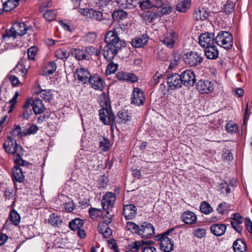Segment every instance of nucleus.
I'll list each match as a JSON object with an SVG mask.
<instances>
[{"label": "nucleus", "mask_w": 252, "mask_h": 252, "mask_svg": "<svg viewBox=\"0 0 252 252\" xmlns=\"http://www.w3.org/2000/svg\"><path fill=\"white\" fill-rule=\"evenodd\" d=\"M207 28L206 29V57L208 59L215 60L219 56V51L217 46L215 45V39L213 32L208 28L213 29V26L211 23L208 22L206 23ZM214 31V30L213 29Z\"/></svg>", "instance_id": "1"}, {"label": "nucleus", "mask_w": 252, "mask_h": 252, "mask_svg": "<svg viewBox=\"0 0 252 252\" xmlns=\"http://www.w3.org/2000/svg\"><path fill=\"white\" fill-rule=\"evenodd\" d=\"M3 147L6 153L14 155V160L16 164L20 165L24 164L25 161L21 158L23 154L22 148L16 143L15 140H13L11 137H8L5 141Z\"/></svg>", "instance_id": "2"}, {"label": "nucleus", "mask_w": 252, "mask_h": 252, "mask_svg": "<svg viewBox=\"0 0 252 252\" xmlns=\"http://www.w3.org/2000/svg\"><path fill=\"white\" fill-rule=\"evenodd\" d=\"M121 30H122V27L118 26L117 28L106 33L105 36V42L107 45L120 49L123 47L125 46V42L121 40L118 35V33L120 32Z\"/></svg>", "instance_id": "3"}, {"label": "nucleus", "mask_w": 252, "mask_h": 252, "mask_svg": "<svg viewBox=\"0 0 252 252\" xmlns=\"http://www.w3.org/2000/svg\"><path fill=\"white\" fill-rule=\"evenodd\" d=\"M215 43L225 49H230L233 46V37L229 32L220 31L215 39Z\"/></svg>", "instance_id": "4"}, {"label": "nucleus", "mask_w": 252, "mask_h": 252, "mask_svg": "<svg viewBox=\"0 0 252 252\" xmlns=\"http://www.w3.org/2000/svg\"><path fill=\"white\" fill-rule=\"evenodd\" d=\"M91 74L88 69L84 67L77 68L74 72V77L77 82L81 85L88 83Z\"/></svg>", "instance_id": "5"}, {"label": "nucleus", "mask_w": 252, "mask_h": 252, "mask_svg": "<svg viewBox=\"0 0 252 252\" xmlns=\"http://www.w3.org/2000/svg\"><path fill=\"white\" fill-rule=\"evenodd\" d=\"M32 106V110L35 115L40 114L44 112V106L40 98H27L25 102V107Z\"/></svg>", "instance_id": "6"}, {"label": "nucleus", "mask_w": 252, "mask_h": 252, "mask_svg": "<svg viewBox=\"0 0 252 252\" xmlns=\"http://www.w3.org/2000/svg\"><path fill=\"white\" fill-rule=\"evenodd\" d=\"M100 121L105 125H114V115L111 107L102 108L99 110Z\"/></svg>", "instance_id": "7"}, {"label": "nucleus", "mask_w": 252, "mask_h": 252, "mask_svg": "<svg viewBox=\"0 0 252 252\" xmlns=\"http://www.w3.org/2000/svg\"><path fill=\"white\" fill-rule=\"evenodd\" d=\"M166 80L168 87L171 90L179 89L182 86L181 76L176 73L169 74Z\"/></svg>", "instance_id": "8"}, {"label": "nucleus", "mask_w": 252, "mask_h": 252, "mask_svg": "<svg viewBox=\"0 0 252 252\" xmlns=\"http://www.w3.org/2000/svg\"><path fill=\"white\" fill-rule=\"evenodd\" d=\"M178 38L177 33L171 30L164 34L161 37V41L167 47L172 48Z\"/></svg>", "instance_id": "9"}, {"label": "nucleus", "mask_w": 252, "mask_h": 252, "mask_svg": "<svg viewBox=\"0 0 252 252\" xmlns=\"http://www.w3.org/2000/svg\"><path fill=\"white\" fill-rule=\"evenodd\" d=\"M182 84L186 87L193 86L196 81L194 72L189 69L184 71L180 75Z\"/></svg>", "instance_id": "10"}, {"label": "nucleus", "mask_w": 252, "mask_h": 252, "mask_svg": "<svg viewBox=\"0 0 252 252\" xmlns=\"http://www.w3.org/2000/svg\"><path fill=\"white\" fill-rule=\"evenodd\" d=\"M115 194L111 192H107L101 200V205L103 210H107L106 213L109 214V210L112 208L115 202Z\"/></svg>", "instance_id": "11"}, {"label": "nucleus", "mask_w": 252, "mask_h": 252, "mask_svg": "<svg viewBox=\"0 0 252 252\" xmlns=\"http://www.w3.org/2000/svg\"><path fill=\"white\" fill-rule=\"evenodd\" d=\"M184 61L186 64L190 66H194L199 64L203 60V58L195 52H190L185 55Z\"/></svg>", "instance_id": "12"}, {"label": "nucleus", "mask_w": 252, "mask_h": 252, "mask_svg": "<svg viewBox=\"0 0 252 252\" xmlns=\"http://www.w3.org/2000/svg\"><path fill=\"white\" fill-rule=\"evenodd\" d=\"M88 83L91 87L96 91H102L105 87L104 81L98 74L91 75L88 82Z\"/></svg>", "instance_id": "13"}, {"label": "nucleus", "mask_w": 252, "mask_h": 252, "mask_svg": "<svg viewBox=\"0 0 252 252\" xmlns=\"http://www.w3.org/2000/svg\"><path fill=\"white\" fill-rule=\"evenodd\" d=\"M145 100V97L143 91L138 88H134L131 96V103L136 106H140L143 104Z\"/></svg>", "instance_id": "14"}, {"label": "nucleus", "mask_w": 252, "mask_h": 252, "mask_svg": "<svg viewBox=\"0 0 252 252\" xmlns=\"http://www.w3.org/2000/svg\"><path fill=\"white\" fill-rule=\"evenodd\" d=\"M131 114L127 110L122 109L118 112L116 117L114 116V124H125L130 120Z\"/></svg>", "instance_id": "15"}, {"label": "nucleus", "mask_w": 252, "mask_h": 252, "mask_svg": "<svg viewBox=\"0 0 252 252\" xmlns=\"http://www.w3.org/2000/svg\"><path fill=\"white\" fill-rule=\"evenodd\" d=\"M155 233L153 225L150 223L144 222L140 226L139 235L142 238H149L151 237Z\"/></svg>", "instance_id": "16"}, {"label": "nucleus", "mask_w": 252, "mask_h": 252, "mask_svg": "<svg viewBox=\"0 0 252 252\" xmlns=\"http://www.w3.org/2000/svg\"><path fill=\"white\" fill-rule=\"evenodd\" d=\"M123 214L126 220H132L137 215V208L132 204L124 205L123 208Z\"/></svg>", "instance_id": "17"}, {"label": "nucleus", "mask_w": 252, "mask_h": 252, "mask_svg": "<svg viewBox=\"0 0 252 252\" xmlns=\"http://www.w3.org/2000/svg\"><path fill=\"white\" fill-rule=\"evenodd\" d=\"M120 50L107 44L103 49V55L106 60L112 61Z\"/></svg>", "instance_id": "18"}, {"label": "nucleus", "mask_w": 252, "mask_h": 252, "mask_svg": "<svg viewBox=\"0 0 252 252\" xmlns=\"http://www.w3.org/2000/svg\"><path fill=\"white\" fill-rule=\"evenodd\" d=\"M168 236L163 237L160 243V248L164 252H171L174 249L173 241Z\"/></svg>", "instance_id": "19"}, {"label": "nucleus", "mask_w": 252, "mask_h": 252, "mask_svg": "<svg viewBox=\"0 0 252 252\" xmlns=\"http://www.w3.org/2000/svg\"><path fill=\"white\" fill-rule=\"evenodd\" d=\"M12 169L13 180L16 182L21 183L24 181V175L23 173V168L24 164L23 165L16 164Z\"/></svg>", "instance_id": "20"}, {"label": "nucleus", "mask_w": 252, "mask_h": 252, "mask_svg": "<svg viewBox=\"0 0 252 252\" xmlns=\"http://www.w3.org/2000/svg\"><path fill=\"white\" fill-rule=\"evenodd\" d=\"M117 78L119 80L125 81L131 83L137 82L138 77L133 73L119 72L117 74Z\"/></svg>", "instance_id": "21"}, {"label": "nucleus", "mask_w": 252, "mask_h": 252, "mask_svg": "<svg viewBox=\"0 0 252 252\" xmlns=\"http://www.w3.org/2000/svg\"><path fill=\"white\" fill-rule=\"evenodd\" d=\"M149 40V37L147 34H142L138 37L132 39L131 42V45L135 48H140L146 44Z\"/></svg>", "instance_id": "22"}, {"label": "nucleus", "mask_w": 252, "mask_h": 252, "mask_svg": "<svg viewBox=\"0 0 252 252\" xmlns=\"http://www.w3.org/2000/svg\"><path fill=\"white\" fill-rule=\"evenodd\" d=\"M15 34L17 36H22L27 33L28 27L24 22H16L12 26Z\"/></svg>", "instance_id": "23"}, {"label": "nucleus", "mask_w": 252, "mask_h": 252, "mask_svg": "<svg viewBox=\"0 0 252 252\" xmlns=\"http://www.w3.org/2000/svg\"><path fill=\"white\" fill-rule=\"evenodd\" d=\"M226 229V225L224 224L215 223L210 227L211 232L217 236L223 235Z\"/></svg>", "instance_id": "24"}, {"label": "nucleus", "mask_w": 252, "mask_h": 252, "mask_svg": "<svg viewBox=\"0 0 252 252\" xmlns=\"http://www.w3.org/2000/svg\"><path fill=\"white\" fill-rule=\"evenodd\" d=\"M182 220L185 223L191 224L194 223L197 220V216L192 212L187 211L181 216Z\"/></svg>", "instance_id": "25"}, {"label": "nucleus", "mask_w": 252, "mask_h": 252, "mask_svg": "<svg viewBox=\"0 0 252 252\" xmlns=\"http://www.w3.org/2000/svg\"><path fill=\"white\" fill-rule=\"evenodd\" d=\"M17 36V35L15 34V32L11 27L10 29L5 31L4 33L2 34V41L6 43L12 44V41L15 40Z\"/></svg>", "instance_id": "26"}, {"label": "nucleus", "mask_w": 252, "mask_h": 252, "mask_svg": "<svg viewBox=\"0 0 252 252\" xmlns=\"http://www.w3.org/2000/svg\"><path fill=\"white\" fill-rule=\"evenodd\" d=\"M72 55L77 60H89L85 48H74L72 50Z\"/></svg>", "instance_id": "27"}, {"label": "nucleus", "mask_w": 252, "mask_h": 252, "mask_svg": "<svg viewBox=\"0 0 252 252\" xmlns=\"http://www.w3.org/2000/svg\"><path fill=\"white\" fill-rule=\"evenodd\" d=\"M119 6L122 8L132 9L138 4L139 0H118Z\"/></svg>", "instance_id": "28"}, {"label": "nucleus", "mask_w": 252, "mask_h": 252, "mask_svg": "<svg viewBox=\"0 0 252 252\" xmlns=\"http://www.w3.org/2000/svg\"><path fill=\"white\" fill-rule=\"evenodd\" d=\"M106 223L100 222L98 225V229L104 237L108 238L112 235V231Z\"/></svg>", "instance_id": "29"}, {"label": "nucleus", "mask_w": 252, "mask_h": 252, "mask_svg": "<svg viewBox=\"0 0 252 252\" xmlns=\"http://www.w3.org/2000/svg\"><path fill=\"white\" fill-rule=\"evenodd\" d=\"M190 0H179L176 9L180 12H185L190 8Z\"/></svg>", "instance_id": "30"}, {"label": "nucleus", "mask_w": 252, "mask_h": 252, "mask_svg": "<svg viewBox=\"0 0 252 252\" xmlns=\"http://www.w3.org/2000/svg\"><path fill=\"white\" fill-rule=\"evenodd\" d=\"M141 16L146 22L152 23L158 18V14L153 11H148L142 13Z\"/></svg>", "instance_id": "31"}, {"label": "nucleus", "mask_w": 252, "mask_h": 252, "mask_svg": "<svg viewBox=\"0 0 252 252\" xmlns=\"http://www.w3.org/2000/svg\"><path fill=\"white\" fill-rule=\"evenodd\" d=\"M98 101L101 108L111 107L110 101L107 93H102L99 95L98 96Z\"/></svg>", "instance_id": "32"}, {"label": "nucleus", "mask_w": 252, "mask_h": 252, "mask_svg": "<svg viewBox=\"0 0 252 252\" xmlns=\"http://www.w3.org/2000/svg\"><path fill=\"white\" fill-rule=\"evenodd\" d=\"M233 248L235 252H245L247 250L246 243L239 239L234 242Z\"/></svg>", "instance_id": "33"}, {"label": "nucleus", "mask_w": 252, "mask_h": 252, "mask_svg": "<svg viewBox=\"0 0 252 252\" xmlns=\"http://www.w3.org/2000/svg\"><path fill=\"white\" fill-rule=\"evenodd\" d=\"M84 225V221L80 218H75L71 220L68 224L69 228L72 231H77Z\"/></svg>", "instance_id": "34"}, {"label": "nucleus", "mask_w": 252, "mask_h": 252, "mask_svg": "<svg viewBox=\"0 0 252 252\" xmlns=\"http://www.w3.org/2000/svg\"><path fill=\"white\" fill-rule=\"evenodd\" d=\"M8 219L11 224L17 226L20 223L21 217L17 212L13 209L10 212Z\"/></svg>", "instance_id": "35"}, {"label": "nucleus", "mask_w": 252, "mask_h": 252, "mask_svg": "<svg viewBox=\"0 0 252 252\" xmlns=\"http://www.w3.org/2000/svg\"><path fill=\"white\" fill-rule=\"evenodd\" d=\"M19 4L18 0H7L3 4V9L8 12L14 9Z\"/></svg>", "instance_id": "36"}, {"label": "nucleus", "mask_w": 252, "mask_h": 252, "mask_svg": "<svg viewBox=\"0 0 252 252\" xmlns=\"http://www.w3.org/2000/svg\"><path fill=\"white\" fill-rule=\"evenodd\" d=\"M70 55L69 53L65 49L59 48L56 50L55 52V57L60 60H66L69 58Z\"/></svg>", "instance_id": "37"}, {"label": "nucleus", "mask_w": 252, "mask_h": 252, "mask_svg": "<svg viewBox=\"0 0 252 252\" xmlns=\"http://www.w3.org/2000/svg\"><path fill=\"white\" fill-rule=\"evenodd\" d=\"M225 128L226 131L231 134L239 132V129L238 125L232 121L229 122L226 124ZM240 134V133H239Z\"/></svg>", "instance_id": "38"}, {"label": "nucleus", "mask_w": 252, "mask_h": 252, "mask_svg": "<svg viewBox=\"0 0 252 252\" xmlns=\"http://www.w3.org/2000/svg\"><path fill=\"white\" fill-rule=\"evenodd\" d=\"M193 17L196 20H204L205 18V8L203 6H200L195 10Z\"/></svg>", "instance_id": "39"}, {"label": "nucleus", "mask_w": 252, "mask_h": 252, "mask_svg": "<svg viewBox=\"0 0 252 252\" xmlns=\"http://www.w3.org/2000/svg\"><path fill=\"white\" fill-rule=\"evenodd\" d=\"M152 244L151 241H138L134 242L131 244V249L134 252H137L139 249L141 248L142 249L144 246L146 245H150Z\"/></svg>", "instance_id": "40"}, {"label": "nucleus", "mask_w": 252, "mask_h": 252, "mask_svg": "<svg viewBox=\"0 0 252 252\" xmlns=\"http://www.w3.org/2000/svg\"><path fill=\"white\" fill-rule=\"evenodd\" d=\"M112 16L114 20L119 21L126 18L127 16V13L124 10H119L114 11Z\"/></svg>", "instance_id": "41"}, {"label": "nucleus", "mask_w": 252, "mask_h": 252, "mask_svg": "<svg viewBox=\"0 0 252 252\" xmlns=\"http://www.w3.org/2000/svg\"><path fill=\"white\" fill-rule=\"evenodd\" d=\"M90 217L93 220H96L98 217H101L102 214V211L100 209H97L91 207L89 210Z\"/></svg>", "instance_id": "42"}, {"label": "nucleus", "mask_w": 252, "mask_h": 252, "mask_svg": "<svg viewBox=\"0 0 252 252\" xmlns=\"http://www.w3.org/2000/svg\"><path fill=\"white\" fill-rule=\"evenodd\" d=\"M231 206L226 202L220 203L217 208L218 212L221 215L224 214L228 211L231 210Z\"/></svg>", "instance_id": "43"}, {"label": "nucleus", "mask_w": 252, "mask_h": 252, "mask_svg": "<svg viewBox=\"0 0 252 252\" xmlns=\"http://www.w3.org/2000/svg\"><path fill=\"white\" fill-rule=\"evenodd\" d=\"M40 97L45 101L49 102L53 98V95L50 90H41L38 93Z\"/></svg>", "instance_id": "44"}, {"label": "nucleus", "mask_w": 252, "mask_h": 252, "mask_svg": "<svg viewBox=\"0 0 252 252\" xmlns=\"http://www.w3.org/2000/svg\"><path fill=\"white\" fill-rule=\"evenodd\" d=\"M85 50L88 58H90V57L93 55L97 56L100 54V50L99 48H95L92 46L86 47Z\"/></svg>", "instance_id": "45"}, {"label": "nucleus", "mask_w": 252, "mask_h": 252, "mask_svg": "<svg viewBox=\"0 0 252 252\" xmlns=\"http://www.w3.org/2000/svg\"><path fill=\"white\" fill-rule=\"evenodd\" d=\"M48 222L51 225L56 226L60 224L62 222V220L60 217L53 213L50 215V218L48 219Z\"/></svg>", "instance_id": "46"}, {"label": "nucleus", "mask_w": 252, "mask_h": 252, "mask_svg": "<svg viewBox=\"0 0 252 252\" xmlns=\"http://www.w3.org/2000/svg\"><path fill=\"white\" fill-rule=\"evenodd\" d=\"M217 189L221 193L226 194L230 193L231 191L230 188L229 187L228 184L226 182L220 184L217 186Z\"/></svg>", "instance_id": "47"}, {"label": "nucleus", "mask_w": 252, "mask_h": 252, "mask_svg": "<svg viewBox=\"0 0 252 252\" xmlns=\"http://www.w3.org/2000/svg\"><path fill=\"white\" fill-rule=\"evenodd\" d=\"M38 129L39 127L36 125H32L26 130L23 131V136L34 134Z\"/></svg>", "instance_id": "48"}, {"label": "nucleus", "mask_w": 252, "mask_h": 252, "mask_svg": "<svg viewBox=\"0 0 252 252\" xmlns=\"http://www.w3.org/2000/svg\"><path fill=\"white\" fill-rule=\"evenodd\" d=\"M126 226L127 229L132 233H138L139 234L140 226H139L136 224L131 221H128L126 223Z\"/></svg>", "instance_id": "49"}, {"label": "nucleus", "mask_w": 252, "mask_h": 252, "mask_svg": "<svg viewBox=\"0 0 252 252\" xmlns=\"http://www.w3.org/2000/svg\"><path fill=\"white\" fill-rule=\"evenodd\" d=\"M138 4L142 10L151 9L153 7L152 1L150 0H141L139 1Z\"/></svg>", "instance_id": "50"}, {"label": "nucleus", "mask_w": 252, "mask_h": 252, "mask_svg": "<svg viewBox=\"0 0 252 252\" xmlns=\"http://www.w3.org/2000/svg\"><path fill=\"white\" fill-rule=\"evenodd\" d=\"M10 133L13 137H17L20 135L23 136V131H22L20 126L14 125L13 128H12L10 131Z\"/></svg>", "instance_id": "51"}, {"label": "nucleus", "mask_w": 252, "mask_h": 252, "mask_svg": "<svg viewBox=\"0 0 252 252\" xmlns=\"http://www.w3.org/2000/svg\"><path fill=\"white\" fill-rule=\"evenodd\" d=\"M56 12L55 10H47L44 14V17L47 21H52L56 18Z\"/></svg>", "instance_id": "52"}, {"label": "nucleus", "mask_w": 252, "mask_h": 252, "mask_svg": "<svg viewBox=\"0 0 252 252\" xmlns=\"http://www.w3.org/2000/svg\"><path fill=\"white\" fill-rule=\"evenodd\" d=\"M94 9L90 8H80L78 11L80 14L86 17L87 18H91Z\"/></svg>", "instance_id": "53"}, {"label": "nucleus", "mask_w": 252, "mask_h": 252, "mask_svg": "<svg viewBox=\"0 0 252 252\" xmlns=\"http://www.w3.org/2000/svg\"><path fill=\"white\" fill-rule=\"evenodd\" d=\"M4 196L5 198L8 200H11L12 204L13 205L15 202L14 193L13 190L11 189H6L4 192Z\"/></svg>", "instance_id": "54"}, {"label": "nucleus", "mask_w": 252, "mask_h": 252, "mask_svg": "<svg viewBox=\"0 0 252 252\" xmlns=\"http://www.w3.org/2000/svg\"><path fill=\"white\" fill-rule=\"evenodd\" d=\"M162 74L158 72H157L153 76L152 79L150 81L151 85H157L160 81V79L162 78Z\"/></svg>", "instance_id": "55"}, {"label": "nucleus", "mask_w": 252, "mask_h": 252, "mask_svg": "<svg viewBox=\"0 0 252 252\" xmlns=\"http://www.w3.org/2000/svg\"><path fill=\"white\" fill-rule=\"evenodd\" d=\"M24 109L21 116L25 119H28L32 114V110L31 107H25V104L23 106Z\"/></svg>", "instance_id": "56"}, {"label": "nucleus", "mask_w": 252, "mask_h": 252, "mask_svg": "<svg viewBox=\"0 0 252 252\" xmlns=\"http://www.w3.org/2000/svg\"><path fill=\"white\" fill-rule=\"evenodd\" d=\"M235 4L233 2L227 1V3L224 5V10L226 14L231 13L234 9Z\"/></svg>", "instance_id": "57"}, {"label": "nucleus", "mask_w": 252, "mask_h": 252, "mask_svg": "<svg viewBox=\"0 0 252 252\" xmlns=\"http://www.w3.org/2000/svg\"><path fill=\"white\" fill-rule=\"evenodd\" d=\"M18 96V92H16L12 98L10 99L9 103L10 104V108L8 110L9 113L13 111V108L15 107V105L17 103V100Z\"/></svg>", "instance_id": "58"}, {"label": "nucleus", "mask_w": 252, "mask_h": 252, "mask_svg": "<svg viewBox=\"0 0 252 252\" xmlns=\"http://www.w3.org/2000/svg\"><path fill=\"white\" fill-rule=\"evenodd\" d=\"M110 146L109 140L104 137L102 138V140L99 142V147L102 148L104 151H106L108 150Z\"/></svg>", "instance_id": "59"}, {"label": "nucleus", "mask_w": 252, "mask_h": 252, "mask_svg": "<svg viewBox=\"0 0 252 252\" xmlns=\"http://www.w3.org/2000/svg\"><path fill=\"white\" fill-rule=\"evenodd\" d=\"M108 247L113 250L114 252H119L115 240L113 238H110L107 240Z\"/></svg>", "instance_id": "60"}, {"label": "nucleus", "mask_w": 252, "mask_h": 252, "mask_svg": "<svg viewBox=\"0 0 252 252\" xmlns=\"http://www.w3.org/2000/svg\"><path fill=\"white\" fill-rule=\"evenodd\" d=\"M56 63L54 62H49L46 67L47 73L49 75L52 74L56 71Z\"/></svg>", "instance_id": "61"}, {"label": "nucleus", "mask_w": 252, "mask_h": 252, "mask_svg": "<svg viewBox=\"0 0 252 252\" xmlns=\"http://www.w3.org/2000/svg\"><path fill=\"white\" fill-rule=\"evenodd\" d=\"M109 62V63L107 66L106 71H109V74L113 73L117 70L118 64L114 63L112 61Z\"/></svg>", "instance_id": "62"}, {"label": "nucleus", "mask_w": 252, "mask_h": 252, "mask_svg": "<svg viewBox=\"0 0 252 252\" xmlns=\"http://www.w3.org/2000/svg\"><path fill=\"white\" fill-rule=\"evenodd\" d=\"M222 157L224 161H229L233 159V156L231 151L227 149H225L223 151V155Z\"/></svg>", "instance_id": "63"}, {"label": "nucleus", "mask_w": 252, "mask_h": 252, "mask_svg": "<svg viewBox=\"0 0 252 252\" xmlns=\"http://www.w3.org/2000/svg\"><path fill=\"white\" fill-rule=\"evenodd\" d=\"M37 49L35 47H32L30 48L27 51V54L29 59L33 60L36 55Z\"/></svg>", "instance_id": "64"}]
</instances>
